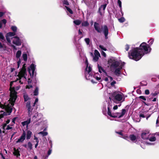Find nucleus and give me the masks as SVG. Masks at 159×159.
Listing matches in <instances>:
<instances>
[{"instance_id": "nucleus-6", "label": "nucleus", "mask_w": 159, "mask_h": 159, "mask_svg": "<svg viewBox=\"0 0 159 159\" xmlns=\"http://www.w3.org/2000/svg\"><path fill=\"white\" fill-rule=\"evenodd\" d=\"M142 138L144 139H149L150 141H154L156 138L153 135L151 134L148 131H145L141 134Z\"/></svg>"}, {"instance_id": "nucleus-41", "label": "nucleus", "mask_w": 159, "mask_h": 159, "mask_svg": "<svg viewBox=\"0 0 159 159\" xmlns=\"http://www.w3.org/2000/svg\"><path fill=\"white\" fill-rule=\"evenodd\" d=\"M11 126H12L11 125H11H8L6 127L5 130H9L12 129V127Z\"/></svg>"}, {"instance_id": "nucleus-28", "label": "nucleus", "mask_w": 159, "mask_h": 159, "mask_svg": "<svg viewBox=\"0 0 159 159\" xmlns=\"http://www.w3.org/2000/svg\"><path fill=\"white\" fill-rule=\"evenodd\" d=\"M5 40V38L3 34L0 32V41H3Z\"/></svg>"}, {"instance_id": "nucleus-43", "label": "nucleus", "mask_w": 159, "mask_h": 159, "mask_svg": "<svg viewBox=\"0 0 159 159\" xmlns=\"http://www.w3.org/2000/svg\"><path fill=\"white\" fill-rule=\"evenodd\" d=\"M154 41V40L153 39H151L150 40L148 41V43H149V45H151L153 43Z\"/></svg>"}, {"instance_id": "nucleus-26", "label": "nucleus", "mask_w": 159, "mask_h": 159, "mask_svg": "<svg viewBox=\"0 0 159 159\" xmlns=\"http://www.w3.org/2000/svg\"><path fill=\"white\" fill-rule=\"evenodd\" d=\"M11 30L13 31V32L16 33L17 31V28L15 26H12L11 27Z\"/></svg>"}, {"instance_id": "nucleus-32", "label": "nucleus", "mask_w": 159, "mask_h": 159, "mask_svg": "<svg viewBox=\"0 0 159 159\" xmlns=\"http://www.w3.org/2000/svg\"><path fill=\"white\" fill-rule=\"evenodd\" d=\"M39 134H42L43 136H45L48 135V133L47 132H44V131H41L39 133Z\"/></svg>"}, {"instance_id": "nucleus-60", "label": "nucleus", "mask_w": 159, "mask_h": 159, "mask_svg": "<svg viewBox=\"0 0 159 159\" xmlns=\"http://www.w3.org/2000/svg\"><path fill=\"white\" fill-rule=\"evenodd\" d=\"M157 98H154L152 100V101L153 102H156L157 101Z\"/></svg>"}, {"instance_id": "nucleus-15", "label": "nucleus", "mask_w": 159, "mask_h": 159, "mask_svg": "<svg viewBox=\"0 0 159 159\" xmlns=\"http://www.w3.org/2000/svg\"><path fill=\"white\" fill-rule=\"evenodd\" d=\"M94 56L93 58V60L95 61H97L100 55L99 52L96 50H95L94 53Z\"/></svg>"}, {"instance_id": "nucleus-23", "label": "nucleus", "mask_w": 159, "mask_h": 159, "mask_svg": "<svg viewBox=\"0 0 159 159\" xmlns=\"http://www.w3.org/2000/svg\"><path fill=\"white\" fill-rule=\"evenodd\" d=\"M117 3L119 5V7L120 8V12L121 13L122 16H123V13L122 11V5H121V2L120 0H118Z\"/></svg>"}, {"instance_id": "nucleus-64", "label": "nucleus", "mask_w": 159, "mask_h": 159, "mask_svg": "<svg viewBox=\"0 0 159 159\" xmlns=\"http://www.w3.org/2000/svg\"><path fill=\"white\" fill-rule=\"evenodd\" d=\"M49 143L51 144V146H52V141L51 140H49Z\"/></svg>"}, {"instance_id": "nucleus-11", "label": "nucleus", "mask_w": 159, "mask_h": 159, "mask_svg": "<svg viewBox=\"0 0 159 159\" xmlns=\"http://www.w3.org/2000/svg\"><path fill=\"white\" fill-rule=\"evenodd\" d=\"M16 35V33L13 32H10L7 34L6 36V39L8 43L11 44V41L10 37H12Z\"/></svg>"}, {"instance_id": "nucleus-39", "label": "nucleus", "mask_w": 159, "mask_h": 159, "mask_svg": "<svg viewBox=\"0 0 159 159\" xmlns=\"http://www.w3.org/2000/svg\"><path fill=\"white\" fill-rule=\"evenodd\" d=\"M118 20L121 23H122V22H124L125 21V19L123 17H121Z\"/></svg>"}, {"instance_id": "nucleus-57", "label": "nucleus", "mask_w": 159, "mask_h": 159, "mask_svg": "<svg viewBox=\"0 0 159 159\" xmlns=\"http://www.w3.org/2000/svg\"><path fill=\"white\" fill-rule=\"evenodd\" d=\"M139 116L140 117H142V118H144L145 117L144 115L143 114H140Z\"/></svg>"}, {"instance_id": "nucleus-20", "label": "nucleus", "mask_w": 159, "mask_h": 159, "mask_svg": "<svg viewBox=\"0 0 159 159\" xmlns=\"http://www.w3.org/2000/svg\"><path fill=\"white\" fill-rule=\"evenodd\" d=\"M13 153L15 156H16L17 157L20 156V152L18 149H16L15 148L14 149V151Z\"/></svg>"}, {"instance_id": "nucleus-4", "label": "nucleus", "mask_w": 159, "mask_h": 159, "mask_svg": "<svg viewBox=\"0 0 159 159\" xmlns=\"http://www.w3.org/2000/svg\"><path fill=\"white\" fill-rule=\"evenodd\" d=\"M86 68L85 69L84 75L85 78L87 80H90L93 83H97L98 81H100L101 78L98 73H95L92 70V67L89 64L88 60L86 59L85 62Z\"/></svg>"}, {"instance_id": "nucleus-62", "label": "nucleus", "mask_w": 159, "mask_h": 159, "mask_svg": "<svg viewBox=\"0 0 159 159\" xmlns=\"http://www.w3.org/2000/svg\"><path fill=\"white\" fill-rule=\"evenodd\" d=\"M38 143H36V144H35V148H37L38 145Z\"/></svg>"}, {"instance_id": "nucleus-14", "label": "nucleus", "mask_w": 159, "mask_h": 159, "mask_svg": "<svg viewBox=\"0 0 159 159\" xmlns=\"http://www.w3.org/2000/svg\"><path fill=\"white\" fill-rule=\"evenodd\" d=\"M26 133L25 131L24 132L20 137L18 139L16 142V143H22L25 140V138Z\"/></svg>"}, {"instance_id": "nucleus-53", "label": "nucleus", "mask_w": 159, "mask_h": 159, "mask_svg": "<svg viewBox=\"0 0 159 159\" xmlns=\"http://www.w3.org/2000/svg\"><path fill=\"white\" fill-rule=\"evenodd\" d=\"M2 22L3 24H4V25H5V24H6L7 22V21L5 19H3L2 20Z\"/></svg>"}, {"instance_id": "nucleus-24", "label": "nucleus", "mask_w": 159, "mask_h": 159, "mask_svg": "<svg viewBox=\"0 0 159 159\" xmlns=\"http://www.w3.org/2000/svg\"><path fill=\"white\" fill-rule=\"evenodd\" d=\"M21 53V51L20 50H18L17 51L16 53V57L17 59L20 58Z\"/></svg>"}, {"instance_id": "nucleus-56", "label": "nucleus", "mask_w": 159, "mask_h": 159, "mask_svg": "<svg viewBox=\"0 0 159 159\" xmlns=\"http://www.w3.org/2000/svg\"><path fill=\"white\" fill-rule=\"evenodd\" d=\"M116 133L120 135H121L122 136V137H121L123 138V136H124V135H122V132H116Z\"/></svg>"}, {"instance_id": "nucleus-17", "label": "nucleus", "mask_w": 159, "mask_h": 159, "mask_svg": "<svg viewBox=\"0 0 159 159\" xmlns=\"http://www.w3.org/2000/svg\"><path fill=\"white\" fill-rule=\"evenodd\" d=\"M42 116V115L41 113H36L33 116V118L34 119H35L37 118L36 120V121H38L41 118Z\"/></svg>"}, {"instance_id": "nucleus-10", "label": "nucleus", "mask_w": 159, "mask_h": 159, "mask_svg": "<svg viewBox=\"0 0 159 159\" xmlns=\"http://www.w3.org/2000/svg\"><path fill=\"white\" fill-rule=\"evenodd\" d=\"M101 30L102 32L104 35L105 39H108V29L107 26L106 25H104L101 26Z\"/></svg>"}, {"instance_id": "nucleus-47", "label": "nucleus", "mask_w": 159, "mask_h": 159, "mask_svg": "<svg viewBox=\"0 0 159 159\" xmlns=\"http://www.w3.org/2000/svg\"><path fill=\"white\" fill-rule=\"evenodd\" d=\"M101 54L102 55V56H103L104 57H106V53H105L104 52H103V51H102L101 52Z\"/></svg>"}, {"instance_id": "nucleus-9", "label": "nucleus", "mask_w": 159, "mask_h": 159, "mask_svg": "<svg viewBox=\"0 0 159 159\" xmlns=\"http://www.w3.org/2000/svg\"><path fill=\"white\" fill-rule=\"evenodd\" d=\"M36 65L32 63L30 65V68L28 69L29 72L31 77L33 76L34 75H35L34 71L36 69Z\"/></svg>"}, {"instance_id": "nucleus-33", "label": "nucleus", "mask_w": 159, "mask_h": 159, "mask_svg": "<svg viewBox=\"0 0 159 159\" xmlns=\"http://www.w3.org/2000/svg\"><path fill=\"white\" fill-rule=\"evenodd\" d=\"M106 5H102L101 6L100 8L99 9V11L100 12V9H102L103 10H104L106 8Z\"/></svg>"}, {"instance_id": "nucleus-51", "label": "nucleus", "mask_w": 159, "mask_h": 159, "mask_svg": "<svg viewBox=\"0 0 159 159\" xmlns=\"http://www.w3.org/2000/svg\"><path fill=\"white\" fill-rule=\"evenodd\" d=\"M63 4L66 5H69L68 2L66 0H64L63 2Z\"/></svg>"}, {"instance_id": "nucleus-19", "label": "nucleus", "mask_w": 159, "mask_h": 159, "mask_svg": "<svg viewBox=\"0 0 159 159\" xmlns=\"http://www.w3.org/2000/svg\"><path fill=\"white\" fill-rule=\"evenodd\" d=\"M32 134V132L30 130H27L26 131V139H30L31 136Z\"/></svg>"}, {"instance_id": "nucleus-18", "label": "nucleus", "mask_w": 159, "mask_h": 159, "mask_svg": "<svg viewBox=\"0 0 159 159\" xmlns=\"http://www.w3.org/2000/svg\"><path fill=\"white\" fill-rule=\"evenodd\" d=\"M31 122V118H30L28 119L26 121L22 122L21 123V125L23 126H26L27 128L28 127V125L30 124Z\"/></svg>"}, {"instance_id": "nucleus-29", "label": "nucleus", "mask_w": 159, "mask_h": 159, "mask_svg": "<svg viewBox=\"0 0 159 159\" xmlns=\"http://www.w3.org/2000/svg\"><path fill=\"white\" fill-rule=\"evenodd\" d=\"M22 58L24 61H27V56L26 53H24L22 55Z\"/></svg>"}, {"instance_id": "nucleus-49", "label": "nucleus", "mask_w": 159, "mask_h": 159, "mask_svg": "<svg viewBox=\"0 0 159 159\" xmlns=\"http://www.w3.org/2000/svg\"><path fill=\"white\" fill-rule=\"evenodd\" d=\"M145 93L146 94L148 95L150 93V92L148 89H146L145 91Z\"/></svg>"}, {"instance_id": "nucleus-48", "label": "nucleus", "mask_w": 159, "mask_h": 159, "mask_svg": "<svg viewBox=\"0 0 159 159\" xmlns=\"http://www.w3.org/2000/svg\"><path fill=\"white\" fill-rule=\"evenodd\" d=\"M34 139L36 140L35 141L36 142V143H39V140L38 138L37 137H36V136H34Z\"/></svg>"}, {"instance_id": "nucleus-59", "label": "nucleus", "mask_w": 159, "mask_h": 159, "mask_svg": "<svg viewBox=\"0 0 159 159\" xmlns=\"http://www.w3.org/2000/svg\"><path fill=\"white\" fill-rule=\"evenodd\" d=\"M4 14V13L2 12H0V17L2 16Z\"/></svg>"}, {"instance_id": "nucleus-35", "label": "nucleus", "mask_w": 159, "mask_h": 159, "mask_svg": "<svg viewBox=\"0 0 159 159\" xmlns=\"http://www.w3.org/2000/svg\"><path fill=\"white\" fill-rule=\"evenodd\" d=\"M82 26H86L89 25V24L87 21H85L82 23Z\"/></svg>"}, {"instance_id": "nucleus-7", "label": "nucleus", "mask_w": 159, "mask_h": 159, "mask_svg": "<svg viewBox=\"0 0 159 159\" xmlns=\"http://www.w3.org/2000/svg\"><path fill=\"white\" fill-rule=\"evenodd\" d=\"M34 106H31V102L30 101L27 102L26 103V108L28 111V115L30 117L33 113V107Z\"/></svg>"}, {"instance_id": "nucleus-40", "label": "nucleus", "mask_w": 159, "mask_h": 159, "mask_svg": "<svg viewBox=\"0 0 159 159\" xmlns=\"http://www.w3.org/2000/svg\"><path fill=\"white\" fill-rule=\"evenodd\" d=\"M139 98L141 99L142 100H143V101H146V98L145 97L143 96H141L139 97Z\"/></svg>"}, {"instance_id": "nucleus-55", "label": "nucleus", "mask_w": 159, "mask_h": 159, "mask_svg": "<svg viewBox=\"0 0 159 159\" xmlns=\"http://www.w3.org/2000/svg\"><path fill=\"white\" fill-rule=\"evenodd\" d=\"M51 152H52V150L49 149L48 152V156L49 155L51 154Z\"/></svg>"}, {"instance_id": "nucleus-50", "label": "nucleus", "mask_w": 159, "mask_h": 159, "mask_svg": "<svg viewBox=\"0 0 159 159\" xmlns=\"http://www.w3.org/2000/svg\"><path fill=\"white\" fill-rule=\"evenodd\" d=\"M38 98H36L35 102L33 104V106H35V104L38 102Z\"/></svg>"}, {"instance_id": "nucleus-12", "label": "nucleus", "mask_w": 159, "mask_h": 159, "mask_svg": "<svg viewBox=\"0 0 159 159\" xmlns=\"http://www.w3.org/2000/svg\"><path fill=\"white\" fill-rule=\"evenodd\" d=\"M123 138L128 141L130 140L134 142H135L136 140V137L133 134L130 135L129 136H124Z\"/></svg>"}, {"instance_id": "nucleus-34", "label": "nucleus", "mask_w": 159, "mask_h": 159, "mask_svg": "<svg viewBox=\"0 0 159 159\" xmlns=\"http://www.w3.org/2000/svg\"><path fill=\"white\" fill-rule=\"evenodd\" d=\"M32 145L30 142H29L27 144V147L30 150L32 149Z\"/></svg>"}, {"instance_id": "nucleus-31", "label": "nucleus", "mask_w": 159, "mask_h": 159, "mask_svg": "<svg viewBox=\"0 0 159 159\" xmlns=\"http://www.w3.org/2000/svg\"><path fill=\"white\" fill-rule=\"evenodd\" d=\"M74 23L76 25H79L81 23V21L78 20H75L74 21Z\"/></svg>"}, {"instance_id": "nucleus-1", "label": "nucleus", "mask_w": 159, "mask_h": 159, "mask_svg": "<svg viewBox=\"0 0 159 159\" xmlns=\"http://www.w3.org/2000/svg\"><path fill=\"white\" fill-rule=\"evenodd\" d=\"M25 65V63L23 64L22 68L16 76V80L11 81L10 83L9 103L3 105L0 103V107L5 110V112L2 111H1L0 119L3 118L4 116L10 115L12 111V107L17 97V92L15 90H18L21 87L19 84H23L27 80Z\"/></svg>"}, {"instance_id": "nucleus-37", "label": "nucleus", "mask_w": 159, "mask_h": 159, "mask_svg": "<svg viewBox=\"0 0 159 159\" xmlns=\"http://www.w3.org/2000/svg\"><path fill=\"white\" fill-rule=\"evenodd\" d=\"M67 10L70 14H72L73 12L72 10L68 7L66 6L65 7Z\"/></svg>"}, {"instance_id": "nucleus-54", "label": "nucleus", "mask_w": 159, "mask_h": 159, "mask_svg": "<svg viewBox=\"0 0 159 159\" xmlns=\"http://www.w3.org/2000/svg\"><path fill=\"white\" fill-rule=\"evenodd\" d=\"M116 83V82L115 81H113L111 83V86H113L114 85V84Z\"/></svg>"}, {"instance_id": "nucleus-42", "label": "nucleus", "mask_w": 159, "mask_h": 159, "mask_svg": "<svg viewBox=\"0 0 159 159\" xmlns=\"http://www.w3.org/2000/svg\"><path fill=\"white\" fill-rule=\"evenodd\" d=\"M21 63V61L20 58L19 59V60L17 62V68H18L19 67Z\"/></svg>"}, {"instance_id": "nucleus-63", "label": "nucleus", "mask_w": 159, "mask_h": 159, "mask_svg": "<svg viewBox=\"0 0 159 159\" xmlns=\"http://www.w3.org/2000/svg\"><path fill=\"white\" fill-rule=\"evenodd\" d=\"M2 27V22H0V28H1Z\"/></svg>"}, {"instance_id": "nucleus-2", "label": "nucleus", "mask_w": 159, "mask_h": 159, "mask_svg": "<svg viewBox=\"0 0 159 159\" xmlns=\"http://www.w3.org/2000/svg\"><path fill=\"white\" fill-rule=\"evenodd\" d=\"M110 100L107 102H104L105 105L102 109L103 113L106 115L107 114H107L110 116L112 117H118L119 118L122 117L126 112V110L123 109L121 112L114 113L113 111L118 108V106L116 105L113 106V104L111 101L112 100L114 102L116 103H121L125 100V98L123 94L119 91H115L111 93V97H109Z\"/></svg>"}, {"instance_id": "nucleus-36", "label": "nucleus", "mask_w": 159, "mask_h": 159, "mask_svg": "<svg viewBox=\"0 0 159 159\" xmlns=\"http://www.w3.org/2000/svg\"><path fill=\"white\" fill-rule=\"evenodd\" d=\"M84 41L85 42H86L87 45H89V42L90 41V40L89 38H85L84 39Z\"/></svg>"}, {"instance_id": "nucleus-3", "label": "nucleus", "mask_w": 159, "mask_h": 159, "mask_svg": "<svg viewBox=\"0 0 159 159\" xmlns=\"http://www.w3.org/2000/svg\"><path fill=\"white\" fill-rule=\"evenodd\" d=\"M151 50L150 45L143 42L140 44L139 48H134L130 50L129 52L128 56L130 59L138 61L144 54L149 53Z\"/></svg>"}, {"instance_id": "nucleus-5", "label": "nucleus", "mask_w": 159, "mask_h": 159, "mask_svg": "<svg viewBox=\"0 0 159 159\" xmlns=\"http://www.w3.org/2000/svg\"><path fill=\"white\" fill-rule=\"evenodd\" d=\"M108 63L111 68L115 69V73L117 75L120 74V70L125 64V62L118 61L115 58L113 57L108 60Z\"/></svg>"}, {"instance_id": "nucleus-27", "label": "nucleus", "mask_w": 159, "mask_h": 159, "mask_svg": "<svg viewBox=\"0 0 159 159\" xmlns=\"http://www.w3.org/2000/svg\"><path fill=\"white\" fill-rule=\"evenodd\" d=\"M39 94V88L36 87L34 92V96L38 95Z\"/></svg>"}, {"instance_id": "nucleus-61", "label": "nucleus", "mask_w": 159, "mask_h": 159, "mask_svg": "<svg viewBox=\"0 0 159 159\" xmlns=\"http://www.w3.org/2000/svg\"><path fill=\"white\" fill-rule=\"evenodd\" d=\"M10 122V120H7L6 121V124H8Z\"/></svg>"}, {"instance_id": "nucleus-30", "label": "nucleus", "mask_w": 159, "mask_h": 159, "mask_svg": "<svg viewBox=\"0 0 159 159\" xmlns=\"http://www.w3.org/2000/svg\"><path fill=\"white\" fill-rule=\"evenodd\" d=\"M0 49L1 50L3 51L5 50V45L0 42Z\"/></svg>"}, {"instance_id": "nucleus-16", "label": "nucleus", "mask_w": 159, "mask_h": 159, "mask_svg": "<svg viewBox=\"0 0 159 159\" xmlns=\"http://www.w3.org/2000/svg\"><path fill=\"white\" fill-rule=\"evenodd\" d=\"M98 68L99 72L100 73H102L103 74L104 76L107 75V73L106 71L101 66H100L99 65H98Z\"/></svg>"}, {"instance_id": "nucleus-21", "label": "nucleus", "mask_w": 159, "mask_h": 159, "mask_svg": "<svg viewBox=\"0 0 159 159\" xmlns=\"http://www.w3.org/2000/svg\"><path fill=\"white\" fill-rule=\"evenodd\" d=\"M112 78L109 76H107L104 79V80L108 83L112 81Z\"/></svg>"}, {"instance_id": "nucleus-22", "label": "nucleus", "mask_w": 159, "mask_h": 159, "mask_svg": "<svg viewBox=\"0 0 159 159\" xmlns=\"http://www.w3.org/2000/svg\"><path fill=\"white\" fill-rule=\"evenodd\" d=\"M24 101L25 102L30 101V98L28 96L26 93L24 94Z\"/></svg>"}, {"instance_id": "nucleus-58", "label": "nucleus", "mask_w": 159, "mask_h": 159, "mask_svg": "<svg viewBox=\"0 0 159 159\" xmlns=\"http://www.w3.org/2000/svg\"><path fill=\"white\" fill-rule=\"evenodd\" d=\"M11 47H12L13 49L15 50L16 49V48L15 45H11Z\"/></svg>"}, {"instance_id": "nucleus-45", "label": "nucleus", "mask_w": 159, "mask_h": 159, "mask_svg": "<svg viewBox=\"0 0 159 159\" xmlns=\"http://www.w3.org/2000/svg\"><path fill=\"white\" fill-rule=\"evenodd\" d=\"M157 94V93H152L150 95V97H155L156 96Z\"/></svg>"}, {"instance_id": "nucleus-13", "label": "nucleus", "mask_w": 159, "mask_h": 159, "mask_svg": "<svg viewBox=\"0 0 159 159\" xmlns=\"http://www.w3.org/2000/svg\"><path fill=\"white\" fill-rule=\"evenodd\" d=\"M94 28L95 30L99 33H101L102 32L101 30V26L99 24L95 22L94 24Z\"/></svg>"}, {"instance_id": "nucleus-25", "label": "nucleus", "mask_w": 159, "mask_h": 159, "mask_svg": "<svg viewBox=\"0 0 159 159\" xmlns=\"http://www.w3.org/2000/svg\"><path fill=\"white\" fill-rule=\"evenodd\" d=\"M16 35L17 37H20V38L21 39L23 38V35L19 31H17L16 32Z\"/></svg>"}, {"instance_id": "nucleus-52", "label": "nucleus", "mask_w": 159, "mask_h": 159, "mask_svg": "<svg viewBox=\"0 0 159 159\" xmlns=\"http://www.w3.org/2000/svg\"><path fill=\"white\" fill-rule=\"evenodd\" d=\"M129 46L127 44L125 46V49L126 51H127L129 50Z\"/></svg>"}, {"instance_id": "nucleus-46", "label": "nucleus", "mask_w": 159, "mask_h": 159, "mask_svg": "<svg viewBox=\"0 0 159 159\" xmlns=\"http://www.w3.org/2000/svg\"><path fill=\"white\" fill-rule=\"evenodd\" d=\"M7 124L4 123L2 125V128L4 130H5L6 127H7Z\"/></svg>"}, {"instance_id": "nucleus-8", "label": "nucleus", "mask_w": 159, "mask_h": 159, "mask_svg": "<svg viewBox=\"0 0 159 159\" xmlns=\"http://www.w3.org/2000/svg\"><path fill=\"white\" fill-rule=\"evenodd\" d=\"M12 43L17 46H20L22 43L21 39L17 36L11 38Z\"/></svg>"}, {"instance_id": "nucleus-44", "label": "nucleus", "mask_w": 159, "mask_h": 159, "mask_svg": "<svg viewBox=\"0 0 159 159\" xmlns=\"http://www.w3.org/2000/svg\"><path fill=\"white\" fill-rule=\"evenodd\" d=\"M99 47L101 49H102V50H103L105 51L107 50V49L106 48H104L103 47V46L102 45H100L99 46Z\"/></svg>"}, {"instance_id": "nucleus-38", "label": "nucleus", "mask_w": 159, "mask_h": 159, "mask_svg": "<svg viewBox=\"0 0 159 159\" xmlns=\"http://www.w3.org/2000/svg\"><path fill=\"white\" fill-rule=\"evenodd\" d=\"M17 118H18L17 117H15L14 118L12 119V123H11V125L12 126H13L14 125V124L15 123V120Z\"/></svg>"}]
</instances>
